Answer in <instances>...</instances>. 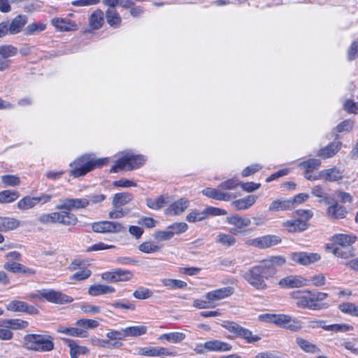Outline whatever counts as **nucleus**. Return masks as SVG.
Instances as JSON below:
<instances>
[{
	"label": "nucleus",
	"mask_w": 358,
	"mask_h": 358,
	"mask_svg": "<svg viewBox=\"0 0 358 358\" xmlns=\"http://www.w3.org/2000/svg\"><path fill=\"white\" fill-rule=\"evenodd\" d=\"M1 180L6 186L15 187L20 184V178L13 175H6L1 177Z\"/></svg>",
	"instance_id": "0e129e2a"
},
{
	"label": "nucleus",
	"mask_w": 358,
	"mask_h": 358,
	"mask_svg": "<svg viewBox=\"0 0 358 358\" xmlns=\"http://www.w3.org/2000/svg\"><path fill=\"white\" fill-rule=\"evenodd\" d=\"M333 254L342 259H349L354 256V249L350 246L348 247H333Z\"/></svg>",
	"instance_id": "58836bf2"
},
{
	"label": "nucleus",
	"mask_w": 358,
	"mask_h": 358,
	"mask_svg": "<svg viewBox=\"0 0 358 358\" xmlns=\"http://www.w3.org/2000/svg\"><path fill=\"white\" fill-rule=\"evenodd\" d=\"M133 198V195L129 192L117 193L113 196L112 204L114 208H120L129 203Z\"/></svg>",
	"instance_id": "c9c22d12"
},
{
	"label": "nucleus",
	"mask_w": 358,
	"mask_h": 358,
	"mask_svg": "<svg viewBox=\"0 0 358 358\" xmlns=\"http://www.w3.org/2000/svg\"><path fill=\"white\" fill-rule=\"evenodd\" d=\"M257 266L261 268L262 272L265 275L266 279L275 274L276 271L269 258L263 260L259 265H257Z\"/></svg>",
	"instance_id": "ea45409f"
},
{
	"label": "nucleus",
	"mask_w": 358,
	"mask_h": 358,
	"mask_svg": "<svg viewBox=\"0 0 358 358\" xmlns=\"http://www.w3.org/2000/svg\"><path fill=\"white\" fill-rule=\"evenodd\" d=\"M104 22V13L101 10L97 9L89 17V24L93 29L101 28Z\"/></svg>",
	"instance_id": "72a5a7b5"
},
{
	"label": "nucleus",
	"mask_w": 358,
	"mask_h": 358,
	"mask_svg": "<svg viewBox=\"0 0 358 358\" xmlns=\"http://www.w3.org/2000/svg\"><path fill=\"white\" fill-rule=\"evenodd\" d=\"M242 277L252 287L258 290H264L268 287L265 281V275L262 272L261 268L257 266L250 268L242 275Z\"/></svg>",
	"instance_id": "423d86ee"
},
{
	"label": "nucleus",
	"mask_w": 358,
	"mask_h": 358,
	"mask_svg": "<svg viewBox=\"0 0 358 358\" xmlns=\"http://www.w3.org/2000/svg\"><path fill=\"white\" fill-rule=\"evenodd\" d=\"M24 344L29 350L50 352L54 349L53 338L48 335L29 334L24 337Z\"/></svg>",
	"instance_id": "7ed1b4c3"
},
{
	"label": "nucleus",
	"mask_w": 358,
	"mask_h": 358,
	"mask_svg": "<svg viewBox=\"0 0 358 358\" xmlns=\"http://www.w3.org/2000/svg\"><path fill=\"white\" fill-rule=\"evenodd\" d=\"M1 231L6 232L17 229L20 225V222L13 217H1Z\"/></svg>",
	"instance_id": "e433bc0d"
},
{
	"label": "nucleus",
	"mask_w": 358,
	"mask_h": 358,
	"mask_svg": "<svg viewBox=\"0 0 358 358\" xmlns=\"http://www.w3.org/2000/svg\"><path fill=\"white\" fill-rule=\"evenodd\" d=\"M38 295L40 297H42V299H45L48 301L54 303L62 304L73 301L72 297L54 289H43L42 291H40V294Z\"/></svg>",
	"instance_id": "9d476101"
},
{
	"label": "nucleus",
	"mask_w": 358,
	"mask_h": 358,
	"mask_svg": "<svg viewBox=\"0 0 358 358\" xmlns=\"http://www.w3.org/2000/svg\"><path fill=\"white\" fill-rule=\"evenodd\" d=\"M52 199V196L49 194H42L40 196L31 197L24 196L17 202V208L22 210H27L36 206L38 203H46Z\"/></svg>",
	"instance_id": "1a4fd4ad"
},
{
	"label": "nucleus",
	"mask_w": 358,
	"mask_h": 358,
	"mask_svg": "<svg viewBox=\"0 0 358 358\" xmlns=\"http://www.w3.org/2000/svg\"><path fill=\"white\" fill-rule=\"evenodd\" d=\"M92 229L96 233H119L124 228L122 224L111 221H102L94 222L92 224Z\"/></svg>",
	"instance_id": "ddd939ff"
},
{
	"label": "nucleus",
	"mask_w": 358,
	"mask_h": 358,
	"mask_svg": "<svg viewBox=\"0 0 358 358\" xmlns=\"http://www.w3.org/2000/svg\"><path fill=\"white\" fill-rule=\"evenodd\" d=\"M278 285L283 289L299 288L307 286L308 280L301 275H292L281 279Z\"/></svg>",
	"instance_id": "dca6fc26"
},
{
	"label": "nucleus",
	"mask_w": 358,
	"mask_h": 358,
	"mask_svg": "<svg viewBox=\"0 0 358 358\" xmlns=\"http://www.w3.org/2000/svg\"><path fill=\"white\" fill-rule=\"evenodd\" d=\"M257 199V196L255 195H249L233 201L231 206L236 210H244L251 207L256 202Z\"/></svg>",
	"instance_id": "bb28decb"
},
{
	"label": "nucleus",
	"mask_w": 358,
	"mask_h": 358,
	"mask_svg": "<svg viewBox=\"0 0 358 358\" xmlns=\"http://www.w3.org/2000/svg\"><path fill=\"white\" fill-rule=\"evenodd\" d=\"M115 288L110 285L94 284L90 285L88 288V294L92 296L103 295L114 293Z\"/></svg>",
	"instance_id": "a878e982"
},
{
	"label": "nucleus",
	"mask_w": 358,
	"mask_h": 358,
	"mask_svg": "<svg viewBox=\"0 0 358 358\" xmlns=\"http://www.w3.org/2000/svg\"><path fill=\"white\" fill-rule=\"evenodd\" d=\"M216 241L224 246L231 247L236 243V239L231 234H220L217 236Z\"/></svg>",
	"instance_id": "603ef678"
},
{
	"label": "nucleus",
	"mask_w": 358,
	"mask_h": 358,
	"mask_svg": "<svg viewBox=\"0 0 358 358\" xmlns=\"http://www.w3.org/2000/svg\"><path fill=\"white\" fill-rule=\"evenodd\" d=\"M138 354L148 357H175L176 352L164 347L146 346L140 348Z\"/></svg>",
	"instance_id": "9b49d317"
},
{
	"label": "nucleus",
	"mask_w": 358,
	"mask_h": 358,
	"mask_svg": "<svg viewBox=\"0 0 358 358\" xmlns=\"http://www.w3.org/2000/svg\"><path fill=\"white\" fill-rule=\"evenodd\" d=\"M324 292H312L310 290L296 291L291 294L293 299L296 300V305L302 308L320 310L323 308L320 302L327 297Z\"/></svg>",
	"instance_id": "f257e3e1"
},
{
	"label": "nucleus",
	"mask_w": 358,
	"mask_h": 358,
	"mask_svg": "<svg viewBox=\"0 0 358 358\" xmlns=\"http://www.w3.org/2000/svg\"><path fill=\"white\" fill-rule=\"evenodd\" d=\"M333 247L351 246L357 240V236L353 234H338L331 237Z\"/></svg>",
	"instance_id": "412c9836"
},
{
	"label": "nucleus",
	"mask_w": 358,
	"mask_h": 358,
	"mask_svg": "<svg viewBox=\"0 0 358 358\" xmlns=\"http://www.w3.org/2000/svg\"><path fill=\"white\" fill-rule=\"evenodd\" d=\"M202 194L210 199L224 201H229L236 197L232 193L222 191L219 187L217 188L206 187L202 190Z\"/></svg>",
	"instance_id": "a211bd4d"
},
{
	"label": "nucleus",
	"mask_w": 358,
	"mask_h": 358,
	"mask_svg": "<svg viewBox=\"0 0 358 358\" xmlns=\"http://www.w3.org/2000/svg\"><path fill=\"white\" fill-rule=\"evenodd\" d=\"M92 275V271L87 268H83L70 277L71 280L81 281L87 279Z\"/></svg>",
	"instance_id": "4d7b16f0"
},
{
	"label": "nucleus",
	"mask_w": 358,
	"mask_h": 358,
	"mask_svg": "<svg viewBox=\"0 0 358 358\" xmlns=\"http://www.w3.org/2000/svg\"><path fill=\"white\" fill-rule=\"evenodd\" d=\"M282 242L280 236L273 234L264 235L255 238L248 239L245 244L260 249H265L278 245Z\"/></svg>",
	"instance_id": "0eeeda50"
},
{
	"label": "nucleus",
	"mask_w": 358,
	"mask_h": 358,
	"mask_svg": "<svg viewBox=\"0 0 358 358\" xmlns=\"http://www.w3.org/2000/svg\"><path fill=\"white\" fill-rule=\"evenodd\" d=\"M358 40L354 41L348 50V59L350 61L354 60L358 56Z\"/></svg>",
	"instance_id": "338daca9"
},
{
	"label": "nucleus",
	"mask_w": 358,
	"mask_h": 358,
	"mask_svg": "<svg viewBox=\"0 0 358 358\" xmlns=\"http://www.w3.org/2000/svg\"><path fill=\"white\" fill-rule=\"evenodd\" d=\"M109 158H101L95 159L90 155H85L76 159L70 164L71 169L70 176L74 178L83 176L94 169L95 167H100L108 164Z\"/></svg>",
	"instance_id": "f03ea898"
},
{
	"label": "nucleus",
	"mask_w": 358,
	"mask_h": 358,
	"mask_svg": "<svg viewBox=\"0 0 358 358\" xmlns=\"http://www.w3.org/2000/svg\"><path fill=\"white\" fill-rule=\"evenodd\" d=\"M6 308L8 310L12 312H29L28 304L24 301L18 300L10 301L6 305Z\"/></svg>",
	"instance_id": "a19ab883"
},
{
	"label": "nucleus",
	"mask_w": 358,
	"mask_h": 358,
	"mask_svg": "<svg viewBox=\"0 0 358 358\" xmlns=\"http://www.w3.org/2000/svg\"><path fill=\"white\" fill-rule=\"evenodd\" d=\"M301 322L289 315L285 329H289L292 331H298L301 329Z\"/></svg>",
	"instance_id": "052dcab7"
},
{
	"label": "nucleus",
	"mask_w": 358,
	"mask_h": 358,
	"mask_svg": "<svg viewBox=\"0 0 358 358\" xmlns=\"http://www.w3.org/2000/svg\"><path fill=\"white\" fill-rule=\"evenodd\" d=\"M145 157L143 155H135L127 152L117 160L116 164L111 168L110 171L116 173L120 170L130 171L138 169L145 163Z\"/></svg>",
	"instance_id": "39448f33"
},
{
	"label": "nucleus",
	"mask_w": 358,
	"mask_h": 358,
	"mask_svg": "<svg viewBox=\"0 0 358 358\" xmlns=\"http://www.w3.org/2000/svg\"><path fill=\"white\" fill-rule=\"evenodd\" d=\"M341 142H334L319 150L317 156L326 159L334 157L341 149Z\"/></svg>",
	"instance_id": "393cba45"
},
{
	"label": "nucleus",
	"mask_w": 358,
	"mask_h": 358,
	"mask_svg": "<svg viewBox=\"0 0 358 358\" xmlns=\"http://www.w3.org/2000/svg\"><path fill=\"white\" fill-rule=\"evenodd\" d=\"M227 222L235 227L230 229V233L233 235H238L243 233L244 229L248 227L250 223V219L243 217L239 215H232L227 218Z\"/></svg>",
	"instance_id": "f3484780"
},
{
	"label": "nucleus",
	"mask_w": 358,
	"mask_h": 358,
	"mask_svg": "<svg viewBox=\"0 0 358 358\" xmlns=\"http://www.w3.org/2000/svg\"><path fill=\"white\" fill-rule=\"evenodd\" d=\"M293 207V201L286 199H276L271 203L268 207L269 212H278L289 210Z\"/></svg>",
	"instance_id": "7c9ffc66"
},
{
	"label": "nucleus",
	"mask_w": 358,
	"mask_h": 358,
	"mask_svg": "<svg viewBox=\"0 0 358 358\" xmlns=\"http://www.w3.org/2000/svg\"><path fill=\"white\" fill-rule=\"evenodd\" d=\"M152 237L157 241H167L171 240L173 236L167 228L165 230H157L152 234Z\"/></svg>",
	"instance_id": "13d9d810"
},
{
	"label": "nucleus",
	"mask_w": 358,
	"mask_h": 358,
	"mask_svg": "<svg viewBox=\"0 0 358 358\" xmlns=\"http://www.w3.org/2000/svg\"><path fill=\"white\" fill-rule=\"evenodd\" d=\"M203 347L204 349L208 351L225 352L229 351L231 349V346L229 343L219 340H213L206 342L203 345Z\"/></svg>",
	"instance_id": "c85d7f7f"
},
{
	"label": "nucleus",
	"mask_w": 358,
	"mask_h": 358,
	"mask_svg": "<svg viewBox=\"0 0 358 358\" xmlns=\"http://www.w3.org/2000/svg\"><path fill=\"white\" fill-rule=\"evenodd\" d=\"M238 336L245 339L247 342L249 343L257 342L261 339L259 336L257 335H253L251 331L243 327L241 328Z\"/></svg>",
	"instance_id": "bf43d9fd"
},
{
	"label": "nucleus",
	"mask_w": 358,
	"mask_h": 358,
	"mask_svg": "<svg viewBox=\"0 0 358 358\" xmlns=\"http://www.w3.org/2000/svg\"><path fill=\"white\" fill-rule=\"evenodd\" d=\"M290 258L296 264L308 266L318 262L321 259V256L318 253L299 252H292L290 255Z\"/></svg>",
	"instance_id": "4468645a"
},
{
	"label": "nucleus",
	"mask_w": 358,
	"mask_h": 358,
	"mask_svg": "<svg viewBox=\"0 0 358 358\" xmlns=\"http://www.w3.org/2000/svg\"><path fill=\"white\" fill-rule=\"evenodd\" d=\"M19 197V193L14 190H3L0 192V203H8L15 201Z\"/></svg>",
	"instance_id": "8fccbe9b"
},
{
	"label": "nucleus",
	"mask_w": 358,
	"mask_h": 358,
	"mask_svg": "<svg viewBox=\"0 0 358 358\" xmlns=\"http://www.w3.org/2000/svg\"><path fill=\"white\" fill-rule=\"evenodd\" d=\"M138 250L145 254H153L161 250V246L152 241H145L141 243Z\"/></svg>",
	"instance_id": "37998d69"
},
{
	"label": "nucleus",
	"mask_w": 358,
	"mask_h": 358,
	"mask_svg": "<svg viewBox=\"0 0 358 358\" xmlns=\"http://www.w3.org/2000/svg\"><path fill=\"white\" fill-rule=\"evenodd\" d=\"M322 329L326 331H331L334 332H346L352 331L353 327L347 324H334L331 325H324Z\"/></svg>",
	"instance_id": "864d4df0"
},
{
	"label": "nucleus",
	"mask_w": 358,
	"mask_h": 358,
	"mask_svg": "<svg viewBox=\"0 0 358 358\" xmlns=\"http://www.w3.org/2000/svg\"><path fill=\"white\" fill-rule=\"evenodd\" d=\"M116 282L129 281L134 276L133 273L129 270L121 268L115 269Z\"/></svg>",
	"instance_id": "6e6d98bb"
},
{
	"label": "nucleus",
	"mask_w": 358,
	"mask_h": 358,
	"mask_svg": "<svg viewBox=\"0 0 358 358\" xmlns=\"http://www.w3.org/2000/svg\"><path fill=\"white\" fill-rule=\"evenodd\" d=\"M284 355L272 351H264L257 353L255 358H285Z\"/></svg>",
	"instance_id": "774afa93"
},
{
	"label": "nucleus",
	"mask_w": 358,
	"mask_h": 358,
	"mask_svg": "<svg viewBox=\"0 0 358 358\" xmlns=\"http://www.w3.org/2000/svg\"><path fill=\"white\" fill-rule=\"evenodd\" d=\"M17 53V48L11 45H3L0 46V71L8 69L11 64L10 57Z\"/></svg>",
	"instance_id": "f8f14e48"
},
{
	"label": "nucleus",
	"mask_w": 358,
	"mask_h": 358,
	"mask_svg": "<svg viewBox=\"0 0 358 358\" xmlns=\"http://www.w3.org/2000/svg\"><path fill=\"white\" fill-rule=\"evenodd\" d=\"M27 22V17L22 15L15 17L10 22H8L10 34H16L20 32Z\"/></svg>",
	"instance_id": "c756f323"
},
{
	"label": "nucleus",
	"mask_w": 358,
	"mask_h": 358,
	"mask_svg": "<svg viewBox=\"0 0 358 358\" xmlns=\"http://www.w3.org/2000/svg\"><path fill=\"white\" fill-rule=\"evenodd\" d=\"M311 194L318 198L320 202L329 203V194L325 192L324 187L322 185H317L312 187Z\"/></svg>",
	"instance_id": "79ce46f5"
},
{
	"label": "nucleus",
	"mask_w": 358,
	"mask_h": 358,
	"mask_svg": "<svg viewBox=\"0 0 358 358\" xmlns=\"http://www.w3.org/2000/svg\"><path fill=\"white\" fill-rule=\"evenodd\" d=\"M166 203V197L164 196H159L156 198L146 199V204L148 208L153 210H159Z\"/></svg>",
	"instance_id": "de8ad7c7"
},
{
	"label": "nucleus",
	"mask_w": 358,
	"mask_h": 358,
	"mask_svg": "<svg viewBox=\"0 0 358 358\" xmlns=\"http://www.w3.org/2000/svg\"><path fill=\"white\" fill-rule=\"evenodd\" d=\"M107 23L112 27L117 28L121 26L122 18L115 8H108L106 10Z\"/></svg>",
	"instance_id": "2f4dec72"
},
{
	"label": "nucleus",
	"mask_w": 358,
	"mask_h": 358,
	"mask_svg": "<svg viewBox=\"0 0 358 358\" xmlns=\"http://www.w3.org/2000/svg\"><path fill=\"white\" fill-rule=\"evenodd\" d=\"M108 339L110 341H118L126 338L124 329L110 330L106 334Z\"/></svg>",
	"instance_id": "e2e57ef3"
},
{
	"label": "nucleus",
	"mask_w": 358,
	"mask_h": 358,
	"mask_svg": "<svg viewBox=\"0 0 358 358\" xmlns=\"http://www.w3.org/2000/svg\"><path fill=\"white\" fill-rule=\"evenodd\" d=\"M46 28V24L38 22L29 24L25 29V34L27 35H34L38 34Z\"/></svg>",
	"instance_id": "5fc2aeb1"
},
{
	"label": "nucleus",
	"mask_w": 358,
	"mask_h": 358,
	"mask_svg": "<svg viewBox=\"0 0 358 358\" xmlns=\"http://www.w3.org/2000/svg\"><path fill=\"white\" fill-rule=\"evenodd\" d=\"M338 308L343 313L358 317V306L353 303H342L339 305Z\"/></svg>",
	"instance_id": "09e8293b"
},
{
	"label": "nucleus",
	"mask_w": 358,
	"mask_h": 358,
	"mask_svg": "<svg viewBox=\"0 0 358 358\" xmlns=\"http://www.w3.org/2000/svg\"><path fill=\"white\" fill-rule=\"evenodd\" d=\"M321 166V161L318 159H309L299 164V166L304 169V177L310 181L317 180V174L313 175L312 173L318 169Z\"/></svg>",
	"instance_id": "6ab92c4d"
},
{
	"label": "nucleus",
	"mask_w": 358,
	"mask_h": 358,
	"mask_svg": "<svg viewBox=\"0 0 358 358\" xmlns=\"http://www.w3.org/2000/svg\"><path fill=\"white\" fill-rule=\"evenodd\" d=\"M189 201L187 199L182 198L171 203L164 210L166 215L175 216L183 213L189 206Z\"/></svg>",
	"instance_id": "aec40b11"
},
{
	"label": "nucleus",
	"mask_w": 358,
	"mask_h": 358,
	"mask_svg": "<svg viewBox=\"0 0 358 358\" xmlns=\"http://www.w3.org/2000/svg\"><path fill=\"white\" fill-rule=\"evenodd\" d=\"M38 220L43 224L60 223L64 225H75L78 222V218L74 214L62 210L60 212L42 214Z\"/></svg>",
	"instance_id": "20e7f679"
},
{
	"label": "nucleus",
	"mask_w": 358,
	"mask_h": 358,
	"mask_svg": "<svg viewBox=\"0 0 358 358\" xmlns=\"http://www.w3.org/2000/svg\"><path fill=\"white\" fill-rule=\"evenodd\" d=\"M296 343L298 346L306 353L315 354L320 352V348L315 344L303 338L296 337Z\"/></svg>",
	"instance_id": "473e14b6"
},
{
	"label": "nucleus",
	"mask_w": 358,
	"mask_h": 358,
	"mask_svg": "<svg viewBox=\"0 0 358 358\" xmlns=\"http://www.w3.org/2000/svg\"><path fill=\"white\" fill-rule=\"evenodd\" d=\"M89 205L90 200L87 198H66L59 200V203L55 208L57 210H63V211L71 213V210L85 208Z\"/></svg>",
	"instance_id": "6e6552de"
},
{
	"label": "nucleus",
	"mask_w": 358,
	"mask_h": 358,
	"mask_svg": "<svg viewBox=\"0 0 358 358\" xmlns=\"http://www.w3.org/2000/svg\"><path fill=\"white\" fill-rule=\"evenodd\" d=\"M3 324L10 329H22L28 326V322L20 319H7L3 320Z\"/></svg>",
	"instance_id": "c03bdc74"
},
{
	"label": "nucleus",
	"mask_w": 358,
	"mask_h": 358,
	"mask_svg": "<svg viewBox=\"0 0 358 358\" xmlns=\"http://www.w3.org/2000/svg\"><path fill=\"white\" fill-rule=\"evenodd\" d=\"M317 180H322L324 182H340L343 178V173L338 167L333 166L331 168L320 171L317 174Z\"/></svg>",
	"instance_id": "2eb2a0df"
},
{
	"label": "nucleus",
	"mask_w": 358,
	"mask_h": 358,
	"mask_svg": "<svg viewBox=\"0 0 358 358\" xmlns=\"http://www.w3.org/2000/svg\"><path fill=\"white\" fill-rule=\"evenodd\" d=\"M238 185H240L239 181L238 180L231 178L221 182L219 185V187L222 189V191L225 192L227 190L234 189Z\"/></svg>",
	"instance_id": "680f3d73"
},
{
	"label": "nucleus",
	"mask_w": 358,
	"mask_h": 358,
	"mask_svg": "<svg viewBox=\"0 0 358 358\" xmlns=\"http://www.w3.org/2000/svg\"><path fill=\"white\" fill-rule=\"evenodd\" d=\"M52 24L57 29L62 31H69L77 29L76 23L65 18H54L52 20Z\"/></svg>",
	"instance_id": "cd10ccee"
},
{
	"label": "nucleus",
	"mask_w": 358,
	"mask_h": 358,
	"mask_svg": "<svg viewBox=\"0 0 358 358\" xmlns=\"http://www.w3.org/2000/svg\"><path fill=\"white\" fill-rule=\"evenodd\" d=\"M206 219L205 209L203 210L193 209L186 216V220L190 223L201 222Z\"/></svg>",
	"instance_id": "a18cd8bd"
},
{
	"label": "nucleus",
	"mask_w": 358,
	"mask_h": 358,
	"mask_svg": "<svg viewBox=\"0 0 358 358\" xmlns=\"http://www.w3.org/2000/svg\"><path fill=\"white\" fill-rule=\"evenodd\" d=\"M64 341L68 345L70 348L71 358H78L80 355H85L88 352L89 350L85 346H80L77 345L73 341L64 338Z\"/></svg>",
	"instance_id": "f704fd0d"
},
{
	"label": "nucleus",
	"mask_w": 358,
	"mask_h": 358,
	"mask_svg": "<svg viewBox=\"0 0 358 358\" xmlns=\"http://www.w3.org/2000/svg\"><path fill=\"white\" fill-rule=\"evenodd\" d=\"M124 329L126 337L141 336L147 331V327L144 325L129 327Z\"/></svg>",
	"instance_id": "3c124183"
},
{
	"label": "nucleus",
	"mask_w": 358,
	"mask_h": 358,
	"mask_svg": "<svg viewBox=\"0 0 358 358\" xmlns=\"http://www.w3.org/2000/svg\"><path fill=\"white\" fill-rule=\"evenodd\" d=\"M234 293V288L224 287L215 289L206 294L205 297L212 303L231 296Z\"/></svg>",
	"instance_id": "4be33fe9"
},
{
	"label": "nucleus",
	"mask_w": 358,
	"mask_h": 358,
	"mask_svg": "<svg viewBox=\"0 0 358 358\" xmlns=\"http://www.w3.org/2000/svg\"><path fill=\"white\" fill-rule=\"evenodd\" d=\"M90 343L95 346H100L105 348H117L122 346V343L120 341H115L111 343L109 340L101 339L96 337H92L90 340Z\"/></svg>",
	"instance_id": "4c0bfd02"
},
{
	"label": "nucleus",
	"mask_w": 358,
	"mask_h": 358,
	"mask_svg": "<svg viewBox=\"0 0 358 358\" xmlns=\"http://www.w3.org/2000/svg\"><path fill=\"white\" fill-rule=\"evenodd\" d=\"M282 226L289 232L296 233L306 230L308 227V224L305 222V220H299V218H294L284 222L282 223Z\"/></svg>",
	"instance_id": "b1692460"
},
{
	"label": "nucleus",
	"mask_w": 358,
	"mask_h": 358,
	"mask_svg": "<svg viewBox=\"0 0 358 358\" xmlns=\"http://www.w3.org/2000/svg\"><path fill=\"white\" fill-rule=\"evenodd\" d=\"M313 215V213L310 210L299 209L294 212V216L296 217V218L305 220L306 223H307L308 220H309Z\"/></svg>",
	"instance_id": "69168bd1"
},
{
	"label": "nucleus",
	"mask_w": 358,
	"mask_h": 358,
	"mask_svg": "<svg viewBox=\"0 0 358 358\" xmlns=\"http://www.w3.org/2000/svg\"><path fill=\"white\" fill-rule=\"evenodd\" d=\"M172 236L180 235L186 232L188 229V224L183 222H174L167 227Z\"/></svg>",
	"instance_id": "49530a36"
},
{
	"label": "nucleus",
	"mask_w": 358,
	"mask_h": 358,
	"mask_svg": "<svg viewBox=\"0 0 358 358\" xmlns=\"http://www.w3.org/2000/svg\"><path fill=\"white\" fill-rule=\"evenodd\" d=\"M327 215L331 219L341 220L345 218L348 210L345 207L335 202L327 208Z\"/></svg>",
	"instance_id": "5701e85b"
}]
</instances>
